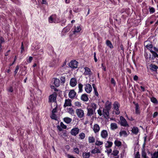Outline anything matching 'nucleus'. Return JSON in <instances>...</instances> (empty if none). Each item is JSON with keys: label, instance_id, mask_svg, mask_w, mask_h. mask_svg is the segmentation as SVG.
Masks as SVG:
<instances>
[{"label": "nucleus", "instance_id": "obj_1", "mask_svg": "<svg viewBox=\"0 0 158 158\" xmlns=\"http://www.w3.org/2000/svg\"><path fill=\"white\" fill-rule=\"evenodd\" d=\"M114 111L116 114H120V111L119 110V107L120 105L117 102H115L113 104Z\"/></svg>", "mask_w": 158, "mask_h": 158}, {"label": "nucleus", "instance_id": "obj_2", "mask_svg": "<svg viewBox=\"0 0 158 158\" xmlns=\"http://www.w3.org/2000/svg\"><path fill=\"white\" fill-rule=\"evenodd\" d=\"M120 124L121 126L124 127H129V125L126 119L123 116H121L120 117Z\"/></svg>", "mask_w": 158, "mask_h": 158}, {"label": "nucleus", "instance_id": "obj_3", "mask_svg": "<svg viewBox=\"0 0 158 158\" xmlns=\"http://www.w3.org/2000/svg\"><path fill=\"white\" fill-rule=\"evenodd\" d=\"M76 113L78 117L81 118L84 116V113L83 110L81 109H78L76 110Z\"/></svg>", "mask_w": 158, "mask_h": 158}, {"label": "nucleus", "instance_id": "obj_4", "mask_svg": "<svg viewBox=\"0 0 158 158\" xmlns=\"http://www.w3.org/2000/svg\"><path fill=\"white\" fill-rule=\"evenodd\" d=\"M78 63L75 60L71 61L69 64V66L71 68L75 69L77 68Z\"/></svg>", "mask_w": 158, "mask_h": 158}, {"label": "nucleus", "instance_id": "obj_5", "mask_svg": "<svg viewBox=\"0 0 158 158\" xmlns=\"http://www.w3.org/2000/svg\"><path fill=\"white\" fill-rule=\"evenodd\" d=\"M79 132V129L77 127H75L72 129L70 133L72 135L75 136L77 135Z\"/></svg>", "mask_w": 158, "mask_h": 158}, {"label": "nucleus", "instance_id": "obj_6", "mask_svg": "<svg viewBox=\"0 0 158 158\" xmlns=\"http://www.w3.org/2000/svg\"><path fill=\"white\" fill-rule=\"evenodd\" d=\"M146 48L151 52V51L154 50L156 52H158V48L155 47H153V45L152 44H149L145 46Z\"/></svg>", "mask_w": 158, "mask_h": 158}, {"label": "nucleus", "instance_id": "obj_7", "mask_svg": "<svg viewBox=\"0 0 158 158\" xmlns=\"http://www.w3.org/2000/svg\"><path fill=\"white\" fill-rule=\"evenodd\" d=\"M85 92L88 93H90L92 91V87L91 85L88 84L85 85Z\"/></svg>", "mask_w": 158, "mask_h": 158}, {"label": "nucleus", "instance_id": "obj_8", "mask_svg": "<svg viewBox=\"0 0 158 158\" xmlns=\"http://www.w3.org/2000/svg\"><path fill=\"white\" fill-rule=\"evenodd\" d=\"M56 15H53L48 18V22L50 23H55L56 22Z\"/></svg>", "mask_w": 158, "mask_h": 158}, {"label": "nucleus", "instance_id": "obj_9", "mask_svg": "<svg viewBox=\"0 0 158 158\" xmlns=\"http://www.w3.org/2000/svg\"><path fill=\"white\" fill-rule=\"evenodd\" d=\"M92 129L94 132L97 134L98 133L100 130V128L99 126L97 124H94L93 127H92Z\"/></svg>", "mask_w": 158, "mask_h": 158}, {"label": "nucleus", "instance_id": "obj_10", "mask_svg": "<svg viewBox=\"0 0 158 158\" xmlns=\"http://www.w3.org/2000/svg\"><path fill=\"white\" fill-rule=\"evenodd\" d=\"M110 110L106 109H103V115L105 118H109V111Z\"/></svg>", "mask_w": 158, "mask_h": 158}, {"label": "nucleus", "instance_id": "obj_11", "mask_svg": "<svg viewBox=\"0 0 158 158\" xmlns=\"http://www.w3.org/2000/svg\"><path fill=\"white\" fill-rule=\"evenodd\" d=\"M111 107V102L109 101H107L105 103L104 107L103 109L110 110Z\"/></svg>", "mask_w": 158, "mask_h": 158}, {"label": "nucleus", "instance_id": "obj_12", "mask_svg": "<svg viewBox=\"0 0 158 158\" xmlns=\"http://www.w3.org/2000/svg\"><path fill=\"white\" fill-rule=\"evenodd\" d=\"M56 96L55 94H52L49 96V101L50 102H56Z\"/></svg>", "mask_w": 158, "mask_h": 158}, {"label": "nucleus", "instance_id": "obj_13", "mask_svg": "<svg viewBox=\"0 0 158 158\" xmlns=\"http://www.w3.org/2000/svg\"><path fill=\"white\" fill-rule=\"evenodd\" d=\"M148 69H157L158 67L156 65L150 63H148L146 64Z\"/></svg>", "mask_w": 158, "mask_h": 158}, {"label": "nucleus", "instance_id": "obj_14", "mask_svg": "<svg viewBox=\"0 0 158 158\" xmlns=\"http://www.w3.org/2000/svg\"><path fill=\"white\" fill-rule=\"evenodd\" d=\"M101 136L103 139H106L108 136L107 131L106 130H102L101 133Z\"/></svg>", "mask_w": 158, "mask_h": 158}, {"label": "nucleus", "instance_id": "obj_15", "mask_svg": "<svg viewBox=\"0 0 158 158\" xmlns=\"http://www.w3.org/2000/svg\"><path fill=\"white\" fill-rule=\"evenodd\" d=\"M77 84V80L74 78H72L70 81V85L72 87H75Z\"/></svg>", "mask_w": 158, "mask_h": 158}, {"label": "nucleus", "instance_id": "obj_16", "mask_svg": "<svg viewBox=\"0 0 158 158\" xmlns=\"http://www.w3.org/2000/svg\"><path fill=\"white\" fill-rule=\"evenodd\" d=\"M87 115L88 116H91L93 114L94 112L95 111L91 108H87Z\"/></svg>", "mask_w": 158, "mask_h": 158}, {"label": "nucleus", "instance_id": "obj_17", "mask_svg": "<svg viewBox=\"0 0 158 158\" xmlns=\"http://www.w3.org/2000/svg\"><path fill=\"white\" fill-rule=\"evenodd\" d=\"M76 94V92L74 90H71L69 93V96L71 98H73L75 97Z\"/></svg>", "mask_w": 158, "mask_h": 158}, {"label": "nucleus", "instance_id": "obj_18", "mask_svg": "<svg viewBox=\"0 0 158 158\" xmlns=\"http://www.w3.org/2000/svg\"><path fill=\"white\" fill-rule=\"evenodd\" d=\"M101 152L100 149L98 147H95L94 149L91 151V153L92 154L99 153Z\"/></svg>", "mask_w": 158, "mask_h": 158}, {"label": "nucleus", "instance_id": "obj_19", "mask_svg": "<svg viewBox=\"0 0 158 158\" xmlns=\"http://www.w3.org/2000/svg\"><path fill=\"white\" fill-rule=\"evenodd\" d=\"M120 137H126L128 135L127 131L124 130H121L119 133Z\"/></svg>", "mask_w": 158, "mask_h": 158}, {"label": "nucleus", "instance_id": "obj_20", "mask_svg": "<svg viewBox=\"0 0 158 158\" xmlns=\"http://www.w3.org/2000/svg\"><path fill=\"white\" fill-rule=\"evenodd\" d=\"M72 105L71 101L69 99H66L65 100V103L64 105V107L68 106H71Z\"/></svg>", "mask_w": 158, "mask_h": 158}, {"label": "nucleus", "instance_id": "obj_21", "mask_svg": "<svg viewBox=\"0 0 158 158\" xmlns=\"http://www.w3.org/2000/svg\"><path fill=\"white\" fill-rule=\"evenodd\" d=\"M81 99L84 102L87 101L89 98L87 95L86 94H83L81 96Z\"/></svg>", "mask_w": 158, "mask_h": 158}, {"label": "nucleus", "instance_id": "obj_22", "mask_svg": "<svg viewBox=\"0 0 158 158\" xmlns=\"http://www.w3.org/2000/svg\"><path fill=\"white\" fill-rule=\"evenodd\" d=\"M54 84L56 87H59L60 85V80L57 78H54Z\"/></svg>", "mask_w": 158, "mask_h": 158}, {"label": "nucleus", "instance_id": "obj_23", "mask_svg": "<svg viewBox=\"0 0 158 158\" xmlns=\"http://www.w3.org/2000/svg\"><path fill=\"white\" fill-rule=\"evenodd\" d=\"M113 144L112 142L107 141L105 144V147L106 148H110L112 146Z\"/></svg>", "mask_w": 158, "mask_h": 158}, {"label": "nucleus", "instance_id": "obj_24", "mask_svg": "<svg viewBox=\"0 0 158 158\" xmlns=\"http://www.w3.org/2000/svg\"><path fill=\"white\" fill-rule=\"evenodd\" d=\"M135 112L136 114H139L140 113L139 111V107L138 103L135 104Z\"/></svg>", "mask_w": 158, "mask_h": 158}, {"label": "nucleus", "instance_id": "obj_25", "mask_svg": "<svg viewBox=\"0 0 158 158\" xmlns=\"http://www.w3.org/2000/svg\"><path fill=\"white\" fill-rule=\"evenodd\" d=\"M89 143H94L95 141V139L94 136H91L89 137L88 138Z\"/></svg>", "mask_w": 158, "mask_h": 158}, {"label": "nucleus", "instance_id": "obj_26", "mask_svg": "<svg viewBox=\"0 0 158 158\" xmlns=\"http://www.w3.org/2000/svg\"><path fill=\"white\" fill-rule=\"evenodd\" d=\"M90 156V152H84L82 153V156L83 158H89Z\"/></svg>", "mask_w": 158, "mask_h": 158}, {"label": "nucleus", "instance_id": "obj_27", "mask_svg": "<svg viewBox=\"0 0 158 158\" xmlns=\"http://www.w3.org/2000/svg\"><path fill=\"white\" fill-rule=\"evenodd\" d=\"M132 132L135 134H137L139 131V130L138 128L136 127H134L131 130Z\"/></svg>", "mask_w": 158, "mask_h": 158}, {"label": "nucleus", "instance_id": "obj_28", "mask_svg": "<svg viewBox=\"0 0 158 158\" xmlns=\"http://www.w3.org/2000/svg\"><path fill=\"white\" fill-rule=\"evenodd\" d=\"M63 120L67 124H69L72 121V119L69 117H65L63 118Z\"/></svg>", "mask_w": 158, "mask_h": 158}, {"label": "nucleus", "instance_id": "obj_29", "mask_svg": "<svg viewBox=\"0 0 158 158\" xmlns=\"http://www.w3.org/2000/svg\"><path fill=\"white\" fill-rule=\"evenodd\" d=\"M158 52L155 51L154 50L151 51V52H150L152 55V58L153 59H154L155 58L158 57V54L156 53V52Z\"/></svg>", "mask_w": 158, "mask_h": 158}, {"label": "nucleus", "instance_id": "obj_30", "mask_svg": "<svg viewBox=\"0 0 158 158\" xmlns=\"http://www.w3.org/2000/svg\"><path fill=\"white\" fill-rule=\"evenodd\" d=\"M81 30V27H80L79 26H78L76 27H75L74 31H73V32L74 33V34H75L76 33H78L79 32H80Z\"/></svg>", "mask_w": 158, "mask_h": 158}, {"label": "nucleus", "instance_id": "obj_31", "mask_svg": "<svg viewBox=\"0 0 158 158\" xmlns=\"http://www.w3.org/2000/svg\"><path fill=\"white\" fill-rule=\"evenodd\" d=\"M92 86L93 87V88L94 89V94L95 95H96L97 97H98V93L97 91V88L95 86V84H93L92 85Z\"/></svg>", "mask_w": 158, "mask_h": 158}, {"label": "nucleus", "instance_id": "obj_32", "mask_svg": "<svg viewBox=\"0 0 158 158\" xmlns=\"http://www.w3.org/2000/svg\"><path fill=\"white\" fill-rule=\"evenodd\" d=\"M106 44L107 46L109 47L110 48H113V45L110 40H106Z\"/></svg>", "mask_w": 158, "mask_h": 158}, {"label": "nucleus", "instance_id": "obj_33", "mask_svg": "<svg viewBox=\"0 0 158 158\" xmlns=\"http://www.w3.org/2000/svg\"><path fill=\"white\" fill-rule=\"evenodd\" d=\"M119 153V151L117 150L114 149L112 153L111 154L110 157H112V156H116L118 155V154Z\"/></svg>", "mask_w": 158, "mask_h": 158}, {"label": "nucleus", "instance_id": "obj_34", "mask_svg": "<svg viewBox=\"0 0 158 158\" xmlns=\"http://www.w3.org/2000/svg\"><path fill=\"white\" fill-rule=\"evenodd\" d=\"M151 158H158V152H156L151 154Z\"/></svg>", "mask_w": 158, "mask_h": 158}, {"label": "nucleus", "instance_id": "obj_35", "mask_svg": "<svg viewBox=\"0 0 158 158\" xmlns=\"http://www.w3.org/2000/svg\"><path fill=\"white\" fill-rule=\"evenodd\" d=\"M114 143L116 146L118 147L121 146L122 144L121 142L118 140H116L114 142Z\"/></svg>", "mask_w": 158, "mask_h": 158}, {"label": "nucleus", "instance_id": "obj_36", "mask_svg": "<svg viewBox=\"0 0 158 158\" xmlns=\"http://www.w3.org/2000/svg\"><path fill=\"white\" fill-rule=\"evenodd\" d=\"M110 127L111 129L114 130L117 128V125L115 123H111L110 124Z\"/></svg>", "mask_w": 158, "mask_h": 158}, {"label": "nucleus", "instance_id": "obj_37", "mask_svg": "<svg viewBox=\"0 0 158 158\" xmlns=\"http://www.w3.org/2000/svg\"><path fill=\"white\" fill-rule=\"evenodd\" d=\"M50 117L52 119H54L56 120H58L56 114L52 113L51 115L50 116Z\"/></svg>", "mask_w": 158, "mask_h": 158}, {"label": "nucleus", "instance_id": "obj_38", "mask_svg": "<svg viewBox=\"0 0 158 158\" xmlns=\"http://www.w3.org/2000/svg\"><path fill=\"white\" fill-rule=\"evenodd\" d=\"M90 106V108L93 109V110L95 111L97 107V105L94 103H92L91 104Z\"/></svg>", "mask_w": 158, "mask_h": 158}, {"label": "nucleus", "instance_id": "obj_39", "mask_svg": "<svg viewBox=\"0 0 158 158\" xmlns=\"http://www.w3.org/2000/svg\"><path fill=\"white\" fill-rule=\"evenodd\" d=\"M78 87L79 88L78 93H81L83 91V85L81 83H79L78 85Z\"/></svg>", "mask_w": 158, "mask_h": 158}, {"label": "nucleus", "instance_id": "obj_40", "mask_svg": "<svg viewBox=\"0 0 158 158\" xmlns=\"http://www.w3.org/2000/svg\"><path fill=\"white\" fill-rule=\"evenodd\" d=\"M68 112L70 114L72 115H73L74 114V111L72 108H69Z\"/></svg>", "mask_w": 158, "mask_h": 158}, {"label": "nucleus", "instance_id": "obj_41", "mask_svg": "<svg viewBox=\"0 0 158 158\" xmlns=\"http://www.w3.org/2000/svg\"><path fill=\"white\" fill-rule=\"evenodd\" d=\"M79 139H83L85 137V134L83 132L80 133L79 134Z\"/></svg>", "mask_w": 158, "mask_h": 158}, {"label": "nucleus", "instance_id": "obj_42", "mask_svg": "<svg viewBox=\"0 0 158 158\" xmlns=\"http://www.w3.org/2000/svg\"><path fill=\"white\" fill-rule=\"evenodd\" d=\"M151 101L154 103H158L157 100L155 98L153 97L151 98Z\"/></svg>", "mask_w": 158, "mask_h": 158}, {"label": "nucleus", "instance_id": "obj_43", "mask_svg": "<svg viewBox=\"0 0 158 158\" xmlns=\"http://www.w3.org/2000/svg\"><path fill=\"white\" fill-rule=\"evenodd\" d=\"M103 144V142L102 141H101L99 140H96L95 144L97 146H100L102 145Z\"/></svg>", "mask_w": 158, "mask_h": 158}, {"label": "nucleus", "instance_id": "obj_44", "mask_svg": "<svg viewBox=\"0 0 158 158\" xmlns=\"http://www.w3.org/2000/svg\"><path fill=\"white\" fill-rule=\"evenodd\" d=\"M61 83L64 84L65 81V77L64 76H61L60 78Z\"/></svg>", "mask_w": 158, "mask_h": 158}, {"label": "nucleus", "instance_id": "obj_45", "mask_svg": "<svg viewBox=\"0 0 158 158\" xmlns=\"http://www.w3.org/2000/svg\"><path fill=\"white\" fill-rule=\"evenodd\" d=\"M106 150L105 151V152H106L107 154L109 155L112 152V149L110 148H106Z\"/></svg>", "mask_w": 158, "mask_h": 158}, {"label": "nucleus", "instance_id": "obj_46", "mask_svg": "<svg viewBox=\"0 0 158 158\" xmlns=\"http://www.w3.org/2000/svg\"><path fill=\"white\" fill-rule=\"evenodd\" d=\"M149 9L150 14H152L155 12V9L152 7H149Z\"/></svg>", "mask_w": 158, "mask_h": 158}, {"label": "nucleus", "instance_id": "obj_47", "mask_svg": "<svg viewBox=\"0 0 158 158\" xmlns=\"http://www.w3.org/2000/svg\"><path fill=\"white\" fill-rule=\"evenodd\" d=\"M91 73L90 70H85V72L84 73V74L85 75H89Z\"/></svg>", "mask_w": 158, "mask_h": 158}, {"label": "nucleus", "instance_id": "obj_48", "mask_svg": "<svg viewBox=\"0 0 158 158\" xmlns=\"http://www.w3.org/2000/svg\"><path fill=\"white\" fill-rule=\"evenodd\" d=\"M142 156L143 158H148V157L147 156L146 153L145 152H142Z\"/></svg>", "mask_w": 158, "mask_h": 158}, {"label": "nucleus", "instance_id": "obj_49", "mask_svg": "<svg viewBox=\"0 0 158 158\" xmlns=\"http://www.w3.org/2000/svg\"><path fill=\"white\" fill-rule=\"evenodd\" d=\"M60 126L62 128L65 129L67 128V126L64 125L62 122H60Z\"/></svg>", "mask_w": 158, "mask_h": 158}, {"label": "nucleus", "instance_id": "obj_50", "mask_svg": "<svg viewBox=\"0 0 158 158\" xmlns=\"http://www.w3.org/2000/svg\"><path fill=\"white\" fill-rule=\"evenodd\" d=\"M144 56L145 57V58L146 59H148L149 58H151V56L150 55L148 56V54L147 52H145L144 54Z\"/></svg>", "mask_w": 158, "mask_h": 158}, {"label": "nucleus", "instance_id": "obj_51", "mask_svg": "<svg viewBox=\"0 0 158 158\" xmlns=\"http://www.w3.org/2000/svg\"><path fill=\"white\" fill-rule=\"evenodd\" d=\"M98 113L100 116H101L103 115V112H102V110L100 109L98 110Z\"/></svg>", "mask_w": 158, "mask_h": 158}, {"label": "nucleus", "instance_id": "obj_52", "mask_svg": "<svg viewBox=\"0 0 158 158\" xmlns=\"http://www.w3.org/2000/svg\"><path fill=\"white\" fill-rule=\"evenodd\" d=\"M111 82L114 86H115L116 85V82L113 78H111Z\"/></svg>", "mask_w": 158, "mask_h": 158}, {"label": "nucleus", "instance_id": "obj_53", "mask_svg": "<svg viewBox=\"0 0 158 158\" xmlns=\"http://www.w3.org/2000/svg\"><path fill=\"white\" fill-rule=\"evenodd\" d=\"M74 151L77 154H78L79 152V150L78 148H74Z\"/></svg>", "mask_w": 158, "mask_h": 158}, {"label": "nucleus", "instance_id": "obj_54", "mask_svg": "<svg viewBox=\"0 0 158 158\" xmlns=\"http://www.w3.org/2000/svg\"><path fill=\"white\" fill-rule=\"evenodd\" d=\"M75 106L79 107L81 106V104L79 102H76L75 103Z\"/></svg>", "mask_w": 158, "mask_h": 158}, {"label": "nucleus", "instance_id": "obj_55", "mask_svg": "<svg viewBox=\"0 0 158 158\" xmlns=\"http://www.w3.org/2000/svg\"><path fill=\"white\" fill-rule=\"evenodd\" d=\"M135 158H140V155L139 152L136 153L135 156Z\"/></svg>", "mask_w": 158, "mask_h": 158}, {"label": "nucleus", "instance_id": "obj_56", "mask_svg": "<svg viewBox=\"0 0 158 158\" xmlns=\"http://www.w3.org/2000/svg\"><path fill=\"white\" fill-rule=\"evenodd\" d=\"M57 113V107H56L54 109H53L52 111V113H54L56 114Z\"/></svg>", "mask_w": 158, "mask_h": 158}, {"label": "nucleus", "instance_id": "obj_57", "mask_svg": "<svg viewBox=\"0 0 158 158\" xmlns=\"http://www.w3.org/2000/svg\"><path fill=\"white\" fill-rule=\"evenodd\" d=\"M32 57L31 56L29 57L28 59L27 60V61L28 63H30L32 60Z\"/></svg>", "mask_w": 158, "mask_h": 158}, {"label": "nucleus", "instance_id": "obj_58", "mask_svg": "<svg viewBox=\"0 0 158 158\" xmlns=\"http://www.w3.org/2000/svg\"><path fill=\"white\" fill-rule=\"evenodd\" d=\"M42 4L47 5L48 2L46 0H42Z\"/></svg>", "mask_w": 158, "mask_h": 158}, {"label": "nucleus", "instance_id": "obj_59", "mask_svg": "<svg viewBox=\"0 0 158 158\" xmlns=\"http://www.w3.org/2000/svg\"><path fill=\"white\" fill-rule=\"evenodd\" d=\"M67 157L68 158H76L72 155L69 154L67 155Z\"/></svg>", "mask_w": 158, "mask_h": 158}, {"label": "nucleus", "instance_id": "obj_60", "mask_svg": "<svg viewBox=\"0 0 158 158\" xmlns=\"http://www.w3.org/2000/svg\"><path fill=\"white\" fill-rule=\"evenodd\" d=\"M158 113L157 112H155L153 114V117L154 118H155L158 115Z\"/></svg>", "mask_w": 158, "mask_h": 158}, {"label": "nucleus", "instance_id": "obj_61", "mask_svg": "<svg viewBox=\"0 0 158 158\" xmlns=\"http://www.w3.org/2000/svg\"><path fill=\"white\" fill-rule=\"evenodd\" d=\"M24 50V47L23 46V43H22V45H21V53H22L23 51Z\"/></svg>", "mask_w": 158, "mask_h": 158}, {"label": "nucleus", "instance_id": "obj_62", "mask_svg": "<svg viewBox=\"0 0 158 158\" xmlns=\"http://www.w3.org/2000/svg\"><path fill=\"white\" fill-rule=\"evenodd\" d=\"M57 128L60 131H61L62 130V128L60 126H57Z\"/></svg>", "mask_w": 158, "mask_h": 158}, {"label": "nucleus", "instance_id": "obj_63", "mask_svg": "<svg viewBox=\"0 0 158 158\" xmlns=\"http://www.w3.org/2000/svg\"><path fill=\"white\" fill-rule=\"evenodd\" d=\"M8 91L10 92H12L13 91V88L12 87H10L8 89Z\"/></svg>", "mask_w": 158, "mask_h": 158}, {"label": "nucleus", "instance_id": "obj_64", "mask_svg": "<svg viewBox=\"0 0 158 158\" xmlns=\"http://www.w3.org/2000/svg\"><path fill=\"white\" fill-rule=\"evenodd\" d=\"M138 77L137 76L135 75L133 79L134 81H137L138 80Z\"/></svg>", "mask_w": 158, "mask_h": 158}]
</instances>
